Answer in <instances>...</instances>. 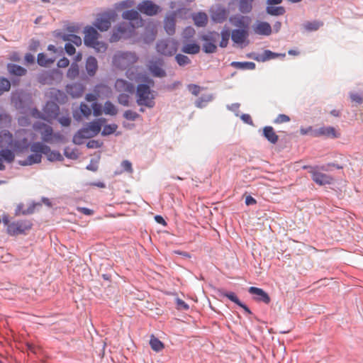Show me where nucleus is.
Masks as SVG:
<instances>
[{"label": "nucleus", "mask_w": 363, "mask_h": 363, "mask_svg": "<svg viewBox=\"0 0 363 363\" xmlns=\"http://www.w3.org/2000/svg\"><path fill=\"white\" fill-rule=\"evenodd\" d=\"M138 60V57L134 52L117 51L113 56L112 65L121 70L126 69L133 66Z\"/></svg>", "instance_id": "nucleus-1"}, {"label": "nucleus", "mask_w": 363, "mask_h": 363, "mask_svg": "<svg viewBox=\"0 0 363 363\" xmlns=\"http://www.w3.org/2000/svg\"><path fill=\"white\" fill-rule=\"evenodd\" d=\"M137 104L140 106L152 108L155 106V95L150 86L145 84H139L136 89Z\"/></svg>", "instance_id": "nucleus-2"}, {"label": "nucleus", "mask_w": 363, "mask_h": 363, "mask_svg": "<svg viewBox=\"0 0 363 363\" xmlns=\"http://www.w3.org/2000/svg\"><path fill=\"white\" fill-rule=\"evenodd\" d=\"M33 129L40 132L42 140L45 143L61 142L64 139L62 134L60 133H54L52 128L44 123L38 122L34 123Z\"/></svg>", "instance_id": "nucleus-3"}, {"label": "nucleus", "mask_w": 363, "mask_h": 363, "mask_svg": "<svg viewBox=\"0 0 363 363\" xmlns=\"http://www.w3.org/2000/svg\"><path fill=\"white\" fill-rule=\"evenodd\" d=\"M135 25L132 22L120 23L113 31L110 37V42L115 43L122 38H130L135 35Z\"/></svg>", "instance_id": "nucleus-4"}, {"label": "nucleus", "mask_w": 363, "mask_h": 363, "mask_svg": "<svg viewBox=\"0 0 363 363\" xmlns=\"http://www.w3.org/2000/svg\"><path fill=\"white\" fill-rule=\"evenodd\" d=\"M33 152L28 157L27 164H38L41 162L42 155H48L50 152V147L40 142L33 143L30 146Z\"/></svg>", "instance_id": "nucleus-5"}, {"label": "nucleus", "mask_w": 363, "mask_h": 363, "mask_svg": "<svg viewBox=\"0 0 363 363\" xmlns=\"http://www.w3.org/2000/svg\"><path fill=\"white\" fill-rule=\"evenodd\" d=\"M320 170H326V169L325 166L310 167L309 173L311 175L312 180L320 186L330 184L333 181V178L328 174L321 172Z\"/></svg>", "instance_id": "nucleus-6"}, {"label": "nucleus", "mask_w": 363, "mask_h": 363, "mask_svg": "<svg viewBox=\"0 0 363 363\" xmlns=\"http://www.w3.org/2000/svg\"><path fill=\"white\" fill-rule=\"evenodd\" d=\"M116 16L113 11L104 13L96 18L94 25L101 31H106L111 27V23L116 21Z\"/></svg>", "instance_id": "nucleus-7"}, {"label": "nucleus", "mask_w": 363, "mask_h": 363, "mask_svg": "<svg viewBox=\"0 0 363 363\" xmlns=\"http://www.w3.org/2000/svg\"><path fill=\"white\" fill-rule=\"evenodd\" d=\"M32 222L28 220H20L11 222L6 230L8 234L14 236L25 233L32 228Z\"/></svg>", "instance_id": "nucleus-8"}, {"label": "nucleus", "mask_w": 363, "mask_h": 363, "mask_svg": "<svg viewBox=\"0 0 363 363\" xmlns=\"http://www.w3.org/2000/svg\"><path fill=\"white\" fill-rule=\"evenodd\" d=\"M219 34L216 32H211L201 36V40L204 41L203 50L206 53H213L216 51L217 46L216 43Z\"/></svg>", "instance_id": "nucleus-9"}, {"label": "nucleus", "mask_w": 363, "mask_h": 363, "mask_svg": "<svg viewBox=\"0 0 363 363\" xmlns=\"http://www.w3.org/2000/svg\"><path fill=\"white\" fill-rule=\"evenodd\" d=\"M156 50L161 55L172 56L176 53L177 48L175 42L162 40L157 43Z\"/></svg>", "instance_id": "nucleus-10"}, {"label": "nucleus", "mask_w": 363, "mask_h": 363, "mask_svg": "<svg viewBox=\"0 0 363 363\" xmlns=\"http://www.w3.org/2000/svg\"><path fill=\"white\" fill-rule=\"evenodd\" d=\"M59 111L60 108L58 105L55 102L49 101L45 104L43 108V113L42 115L39 114L38 117L47 121H50L57 118Z\"/></svg>", "instance_id": "nucleus-11"}, {"label": "nucleus", "mask_w": 363, "mask_h": 363, "mask_svg": "<svg viewBox=\"0 0 363 363\" xmlns=\"http://www.w3.org/2000/svg\"><path fill=\"white\" fill-rule=\"evenodd\" d=\"M138 9L147 16H155L161 11L160 7L151 1H144L139 4Z\"/></svg>", "instance_id": "nucleus-12"}, {"label": "nucleus", "mask_w": 363, "mask_h": 363, "mask_svg": "<svg viewBox=\"0 0 363 363\" xmlns=\"http://www.w3.org/2000/svg\"><path fill=\"white\" fill-rule=\"evenodd\" d=\"M325 136L327 138H337L340 137V133H337L333 127H320L316 128L313 132V137Z\"/></svg>", "instance_id": "nucleus-13"}, {"label": "nucleus", "mask_w": 363, "mask_h": 363, "mask_svg": "<svg viewBox=\"0 0 363 363\" xmlns=\"http://www.w3.org/2000/svg\"><path fill=\"white\" fill-rule=\"evenodd\" d=\"M84 44L89 47L90 45H92L94 43L97 41L99 38V33L97 32V30L91 27V26H87L84 28Z\"/></svg>", "instance_id": "nucleus-14"}, {"label": "nucleus", "mask_w": 363, "mask_h": 363, "mask_svg": "<svg viewBox=\"0 0 363 363\" xmlns=\"http://www.w3.org/2000/svg\"><path fill=\"white\" fill-rule=\"evenodd\" d=\"M162 65V60L160 59L157 60H150L148 64L149 70L154 76L163 77L166 75V73L164 70L161 68L160 66Z\"/></svg>", "instance_id": "nucleus-15"}, {"label": "nucleus", "mask_w": 363, "mask_h": 363, "mask_svg": "<svg viewBox=\"0 0 363 363\" xmlns=\"http://www.w3.org/2000/svg\"><path fill=\"white\" fill-rule=\"evenodd\" d=\"M253 31L257 35L267 36L272 33V27L267 22L257 21L253 26Z\"/></svg>", "instance_id": "nucleus-16"}, {"label": "nucleus", "mask_w": 363, "mask_h": 363, "mask_svg": "<svg viewBox=\"0 0 363 363\" xmlns=\"http://www.w3.org/2000/svg\"><path fill=\"white\" fill-rule=\"evenodd\" d=\"M248 291L250 294L255 295V299L257 301H262L264 303L268 304L270 302V297L269 295L262 289L251 286L249 288Z\"/></svg>", "instance_id": "nucleus-17"}, {"label": "nucleus", "mask_w": 363, "mask_h": 363, "mask_svg": "<svg viewBox=\"0 0 363 363\" xmlns=\"http://www.w3.org/2000/svg\"><path fill=\"white\" fill-rule=\"evenodd\" d=\"M164 28L168 35H172L174 34L176 28V14L174 13H172L165 17L164 21Z\"/></svg>", "instance_id": "nucleus-18"}, {"label": "nucleus", "mask_w": 363, "mask_h": 363, "mask_svg": "<svg viewBox=\"0 0 363 363\" xmlns=\"http://www.w3.org/2000/svg\"><path fill=\"white\" fill-rule=\"evenodd\" d=\"M248 35L247 29H235L232 31L231 38L235 43L242 45L247 40Z\"/></svg>", "instance_id": "nucleus-19"}, {"label": "nucleus", "mask_w": 363, "mask_h": 363, "mask_svg": "<svg viewBox=\"0 0 363 363\" xmlns=\"http://www.w3.org/2000/svg\"><path fill=\"white\" fill-rule=\"evenodd\" d=\"M230 22L233 26L240 28L241 29H247L248 28L250 18L240 15H235L230 18Z\"/></svg>", "instance_id": "nucleus-20"}, {"label": "nucleus", "mask_w": 363, "mask_h": 363, "mask_svg": "<svg viewBox=\"0 0 363 363\" xmlns=\"http://www.w3.org/2000/svg\"><path fill=\"white\" fill-rule=\"evenodd\" d=\"M94 135L89 130V128L86 125L80 129L73 137V142L75 144L80 145L83 143L84 139L93 138Z\"/></svg>", "instance_id": "nucleus-21"}, {"label": "nucleus", "mask_w": 363, "mask_h": 363, "mask_svg": "<svg viewBox=\"0 0 363 363\" xmlns=\"http://www.w3.org/2000/svg\"><path fill=\"white\" fill-rule=\"evenodd\" d=\"M66 91L73 98H79L82 96L84 87L82 84L74 83L66 86Z\"/></svg>", "instance_id": "nucleus-22"}, {"label": "nucleus", "mask_w": 363, "mask_h": 363, "mask_svg": "<svg viewBox=\"0 0 363 363\" xmlns=\"http://www.w3.org/2000/svg\"><path fill=\"white\" fill-rule=\"evenodd\" d=\"M85 68L89 77L95 76L99 68L97 60L93 56L88 57L86 60Z\"/></svg>", "instance_id": "nucleus-23"}, {"label": "nucleus", "mask_w": 363, "mask_h": 363, "mask_svg": "<svg viewBox=\"0 0 363 363\" xmlns=\"http://www.w3.org/2000/svg\"><path fill=\"white\" fill-rule=\"evenodd\" d=\"M228 16V10L221 6L217 7L214 11H212L211 18L217 23H222L226 20Z\"/></svg>", "instance_id": "nucleus-24"}, {"label": "nucleus", "mask_w": 363, "mask_h": 363, "mask_svg": "<svg viewBox=\"0 0 363 363\" xmlns=\"http://www.w3.org/2000/svg\"><path fill=\"white\" fill-rule=\"evenodd\" d=\"M115 88L118 91H126L130 94H133L135 91L134 85L122 79L116 80Z\"/></svg>", "instance_id": "nucleus-25"}, {"label": "nucleus", "mask_w": 363, "mask_h": 363, "mask_svg": "<svg viewBox=\"0 0 363 363\" xmlns=\"http://www.w3.org/2000/svg\"><path fill=\"white\" fill-rule=\"evenodd\" d=\"M123 18L130 21H135L137 27L143 26V20L140 18L139 13L135 10H128L123 13Z\"/></svg>", "instance_id": "nucleus-26"}, {"label": "nucleus", "mask_w": 363, "mask_h": 363, "mask_svg": "<svg viewBox=\"0 0 363 363\" xmlns=\"http://www.w3.org/2000/svg\"><path fill=\"white\" fill-rule=\"evenodd\" d=\"M264 137L271 143L276 144L279 140V136L277 135L272 126H265L263 128Z\"/></svg>", "instance_id": "nucleus-27"}, {"label": "nucleus", "mask_w": 363, "mask_h": 363, "mask_svg": "<svg viewBox=\"0 0 363 363\" xmlns=\"http://www.w3.org/2000/svg\"><path fill=\"white\" fill-rule=\"evenodd\" d=\"M278 56L284 57L285 54H278L272 52L271 50H267L262 55H259L254 57V59L258 62H265L272 59H274Z\"/></svg>", "instance_id": "nucleus-28"}, {"label": "nucleus", "mask_w": 363, "mask_h": 363, "mask_svg": "<svg viewBox=\"0 0 363 363\" xmlns=\"http://www.w3.org/2000/svg\"><path fill=\"white\" fill-rule=\"evenodd\" d=\"M13 142V135L7 130H3L0 133V147L11 145Z\"/></svg>", "instance_id": "nucleus-29"}, {"label": "nucleus", "mask_w": 363, "mask_h": 363, "mask_svg": "<svg viewBox=\"0 0 363 363\" xmlns=\"http://www.w3.org/2000/svg\"><path fill=\"white\" fill-rule=\"evenodd\" d=\"M193 20L196 26H205L208 23V16L206 13L199 12L193 15Z\"/></svg>", "instance_id": "nucleus-30"}, {"label": "nucleus", "mask_w": 363, "mask_h": 363, "mask_svg": "<svg viewBox=\"0 0 363 363\" xmlns=\"http://www.w3.org/2000/svg\"><path fill=\"white\" fill-rule=\"evenodd\" d=\"M8 70L10 74L19 77L25 75L27 72L23 67L14 64H9Z\"/></svg>", "instance_id": "nucleus-31"}, {"label": "nucleus", "mask_w": 363, "mask_h": 363, "mask_svg": "<svg viewBox=\"0 0 363 363\" xmlns=\"http://www.w3.org/2000/svg\"><path fill=\"white\" fill-rule=\"evenodd\" d=\"M101 125L102 123L101 119L90 122L86 125L94 137L101 131Z\"/></svg>", "instance_id": "nucleus-32"}, {"label": "nucleus", "mask_w": 363, "mask_h": 363, "mask_svg": "<svg viewBox=\"0 0 363 363\" xmlns=\"http://www.w3.org/2000/svg\"><path fill=\"white\" fill-rule=\"evenodd\" d=\"M200 46L196 43H188L183 46L182 51L186 54L195 55L199 52Z\"/></svg>", "instance_id": "nucleus-33"}, {"label": "nucleus", "mask_w": 363, "mask_h": 363, "mask_svg": "<svg viewBox=\"0 0 363 363\" xmlns=\"http://www.w3.org/2000/svg\"><path fill=\"white\" fill-rule=\"evenodd\" d=\"M231 66L240 69H254L255 64L252 62H233Z\"/></svg>", "instance_id": "nucleus-34"}, {"label": "nucleus", "mask_w": 363, "mask_h": 363, "mask_svg": "<svg viewBox=\"0 0 363 363\" xmlns=\"http://www.w3.org/2000/svg\"><path fill=\"white\" fill-rule=\"evenodd\" d=\"M104 112L106 115L115 116L118 113V109L112 102L107 101L104 104Z\"/></svg>", "instance_id": "nucleus-35"}, {"label": "nucleus", "mask_w": 363, "mask_h": 363, "mask_svg": "<svg viewBox=\"0 0 363 363\" xmlns=\"http://www.w3.org/2000/svg\"><path fill=\"white\" fill-rule=\"evenodd\" d=\"M254 0H240L239 9L242 13H247L251 11Z\"/></svg>", "instance_id": "nucleus-36"}, {"label": "nucleus", "mask_w": 363, "mask_h": 363, "mask_svg": "<svg viewBox=\"0 0 363 363\" xmlns=\"http://www.w3.org/2000/svg\"><path fill=\"white\" fill-rule=\"evenodd\" d=\"M151 348L155 352H160L164 348V344L155 336H152L150 340Z\"/></svg>", "instance_id": "nucleus-37"}, {"label": "nucleus", "mask_w": 363, "mask_h": 363, "mask_svg": "<svg viewBox=\"0 0 363 363\" xmlns=\"http://www.w3.org/2000/svg\"><path fill=\"white\" fill-rule=\"evenodd\" d=\"M79 74V66L76 63H72L67 72V77L69 79H74Z\"/></svg>", "instance_id": "nucleus-38"}, {"label": "nucleus", "mask_w": 363, "mask_h": 363, "mask_svg": "<svg viewBox=\"0 0 363 363\" xmlns=\"http://www.w3.org/2000/svg\"><path fill=\"white\" fill-rule=\"evenodd\" d=\"M0 156L7 162H12L15 159L14 153L9 149H2L0 151Z\"/></svg>", "instance_id": "nucleus-39"}, {"label": "nucleus", "mask_w": 363, "mask_h": 363, "mask_svg": "<svg viewBox=\"0 0 363 363\" xmlns=\"http://www.w3.org/2000/svg\"><path fill=\"white\" fill-rule=\"evenodd\" d=\"M267 13L272 16H281L285 13V9L283 6H267Z\"/></svg>", "instance_id": "nucleus-40"}, {"label": "nucleus", "mask_w": 363, "mask_h": 363, "mask_svg": "<svg viewBox=\"0 0 363 363\" xmlns=\"http://www.w3.org/2000/svg\"><path fill=\"white\" fill-rule=\"evenodd\" d=\"M89 47L94 48L96 52L104 53L106 51L108 48V45L106 43L99 41L98 40L97 41L94 43L92 45H90Z\"/></svg>", "instance_id": "nucleus-41"}, {"label": "nucleus", "mask_w": 363, "mask_h": 363, "mask_svg": "<svg viewBox=\"0 0 363 363\" xmlns=\"http://www.w3.org/2000/svg\"><path fill=\"white\" fill-rule=\"evenodd\" d=\"M38 63L40 66H48L52 64L55 61L54 59L48 58L44 53H40L38 55Z\"/></svg>", "instance_id": "nucleus-42"}, {"label": "nucleus", "mask_w": 363, "mask_h": 363, "mask_svg": "<svg viewBox=\"0 0 363 363\" xmlns=\"http://www.w3.org/2000/svg\"><path fill=\"white\" fill-rule=\"evenodd\" d=\"M321 25L322 23L318 21H308L303 24V28L307 31H314L317 30Z\"/></svg>", "instance_id": "nucleus-43"}, {"label": "nucleus", "mask_w": 363, "mask_h": 363, "mask_svg": "<svg viewBox=\"0 0 363 363\" xmlns=\"http://www.w3.org/2000/svg\"><path fill=\"white\" fill-rule=\"evenodd\" d=\"M63 39L65 41H69V43H72L77 46H79L82 44V38L79 36L74 34L65 35Z\"/></svg>", "instance_id": "nucleus-44"}, {"label": "nucleus", "mask_w": 363, "mask_h": 363, "mask_svg": "<svg viewBox=\"0 0 363 363\" xmlns=\"http://www.w3.org/2000/svg\"><path fill=\"white\" fill-rule=\"evenodd\" d=\"M221 40L220 42V46L221 48H225L228 45L230 33L229 30H223L221 31Z\"/></svg>", "instance_id": "nucleus-45"}, {"label": "nucleus", "mask_w": 363, "mask_h": 363, "mask_svg": "<svg viewBox=\"0 0 363 363\" xmlns=\"http://www.w3.org/2000/svg\"><path fill=\"white\" fill-rule=\"evenodd\" d=\"M79 111L82 115L84 117L88 118L91 114V108H90L87 104L85 103H81L79 106Z\"/></svg>", "instance_id": "nucleus-46"}, {"label": "nucleus", "mask_w": 363, "mask_h": 363, "mask_svg": "<svg viewBox=\"0 0 363 363\" xmlns=\"http://www.w3.org/2000/svg\"><path fill=\"white\" fill-rule=\"evenodd\" d=\"M175 60L180 66H185L191 62L190 59L186 55L182 54H177L175 56Z\"/></svg>", "instance_id": "nucleus-47"}, {"label": "nucleus", "mask_w": 363, "mask_h": 363, "mask_svg": "<svg viewBox=\"0 0 363 363\" xmlns=\"http://www.w3.org/2000/svg\"><path fill=\"white\" fill-rule=\"evenodd\" d=\"M11 83L6 78H0V95L10 89Z\"/></svg>", "instance_id": "nucleus-48"}, {"label": "nucleus", "mask_w": 363, "mask_h": 363, "mask_svg": "<svg viewBox=\"0 0 363 363\" xmlns=\"http://www.w3.org/2000/svg\"><path fill=\"white\" fill-rule=\"evenodd\" d=\"M221 296L227 297L231 301L234 302L237 305L240 304V301L234 292H221Z\"/></svg>", "instance_id": "nucleus-49"}, {"label": "nucleus", "mask_w": 363, "mask_h": 363, "mask_svg": "<svg viewBox=\"0 0 363 363\" xmlns=\"http://www.w3.org/2000/svg\"><path fill=\"white\" fill-rule=\"evenodd\" d=\"M108 89V87L105 84H97L94 86L93 89V92L94 94H97L99 95V98L101 97V94H103L104 91H107Z\"/></svg>", "instance_id": "nucleus-50"}, {"label": "nucleus", "mask_w": 363, "mask_h": 363, "mask_svg": "<svg viewBox=\"0 0 363 363\" xmlns=\"http://www.w3.org/2000/svg\"><path fill=\"white\" fill-rule=\"evenodd\" d=\"M129 99L130 96L127 94H121L118 96V102L124 106H129Z\"/></svg>", "instance_id": "nucleus-51"}, {"label": "nucleus", "mask_w": 363, "mask_h": 363, "mask_svg": "<svg viewBox=\"0 0 363 363\" xmlns=\"http://www.w3.org/2000/svg\"><path fill=\"white\" fill-rule=\"evenodd\" d=\"M117 129L116 124L106 125L104 127L102 135H107L113 133Z\"/></svg>", "instance_id": "nucleus-52"}, {"label": "nucleus", "mask_w": 363, "mask_h": 363, "mask_svg": "<svg viewBox=\"0 0 363 363\" xmlns=\"http://www.w3.org/2000/svg\"><path fill=\"white\" fill-rule=\"evenodd\" d=\"M123 116L125 118H126L127 120H129V121H135L138 118L140 117V115L138 113H137L135 111H133L131 110H128V111H125L123 113Z\"/></svg>", "instance_id": "nucleus-53"}, {"label": "nucleus", "mask_w": 363, "mask_h": 363, "mask_svg": "<svg viewBox=\"0 0 363 363\" xmlns=\"http://www.w3.org/2000/svg\"><path fill=\"white\" fill-rule=\"evenodd\" d=\"M59 123L64 127H68L71 124V118L67 113L65 116H62L58 118Z\"/></svg>", "instance_id": "nucleus-54"}, {"label": "nucleus", "mask_w": 363, "mask_h": 363, "mask_svg": "<svg viewBox=\"0 0 363 363\" xmlns=\"http://www.w3.org/2000/svg\"><path fill=\"white\" fill-rule=\"evenodd\" d=\"M93 110V113L95 116H99L102 114L103 110L102 106L100 104L97 102H94L91 105V111Z\"/></svg>", "instance_id": "nucleus-55"}, {"label": "nucleus", "mask_w": 363, "mask_h": 363, "mask_svg": "<svg viewBox=\"0 0 363 363\" xmlns=\"http://www.w3.org/2000/svg\"><path fill=\"white\" fill-rule=\"evenodd\" d=\"M46 155H47L48 160L50 161L61 160V159H62V155H60V152H56V151H51L50 149V152H48V154Z\"/></svg>", "instance_id": "nucleus-56"}, {"label": "nucleus", "mask_w": 363, "mask_h": 363, "mask_svg": "<svg viewBox=\"0 0 363 363\" xmlns=\"http://www.w3.org/2000/svg\"><path fill=\"white\" fill-rule=\"evenodd\" d=\"M289 121H290V118L288 116H286L285 114H279L274 119V123H287Z\"/></svg>", "instance_id": "nucleus-57"}, {"label": "nucleus", "mask_w": 363, "mask_h": 363, "mask_svg": "<svg viewBox=\"0 0 363 363\" xmlns=\"http://www.w3.org/2000/svg\"><path fill=\"white\" fill-rule=\"evenodd\" d=\"M195 34V30L192 27H187L184 30L183 37L184 38H192Z\"/></svg>", "instance_id": "nucleus-58"}, {"label": "nucleus", "mask_w": 363, "mask_h": 363, "mask_svg": "<svg viewBox=\"0 0 363 363\" xmlns=\"http://www.w3.org/2000/svg\"><path fill=\"white\" fill-rule=\"evenodd\" d=\"M176 303L177 308L179 310H188L189 308V305L180 298L176 299Z\"/></svg>", "instance_id": "nucleus-59"}, {"label": "nucleus", "mask_w": 363, "mask_h": 363, "mask_svg": "<svg viewBox=\"0 0 363 363\" xmlns=\"http://www.w3.org/2000/svg\"><path fill=\"white\" fill-rule=\"evenodd\" d=\"M188 89L193 95L198 96L200 93L201 87L196 84H189Z\"/></svg>", "instance_id": "nucleus-60"}, {"label": "nucleus", "mask_w": 363, "mask_h": 363, "mask_svg": "<svg viewBox=\"0 0 363 363\" xmlns=\"http://www.w3.org/2000/svg\"><path fill=\"white\" fill-rule=\"evenodd\" d=\"M121 167L124 171L131 173L133 172L132 164L128 160H124L121 163Z\"/></svg>", "instance_id": "nucleus-61"}, {"label": "nucleus", "mask_w": 363, "mask_h": 363, "mask_svg": "<svg viewBox=\"0 0 363 363\" xmlns=\"http://www.w3.org/2000/svg\"><path fill=\"white\" fill-rule=\"evenodd\" d=\"M65 49L66 52L69 55H72L76 52L75 48L70 43H67L65 44Z\"/></svg>", "instance_id": "nucleus-62"}, {"label": "nucleus", "mask_w": 363, "mask_h": 363, "mask_svg": "<svg viewBox=\"0 0 363 363\" xmlns=\"http://www.w3.org/2000/svg\"><path fill=\"white\" fill-rule=\"evenodd\" d=\"M85 99L89 102H96V101L99 99V95L97 94L89 93L86 95Z\"/></svg>", "instance_id": "nucleus-63"}, {"label": "nucleus", "mask_w": 363, "mask_h": 363, "mask_svg": "<svg viewBox=\"0 0 363 363\" xmlns=\"http://www.w3.org/2000/svg\"><path fill=\"white\" fill-rule=\"evenodd\" d=\"M69 64V61L66 57H63L57 62V66L61 68H65V67H68Z\"/></svg>", "instance_id": "nucleus-64"}]
</instances>
